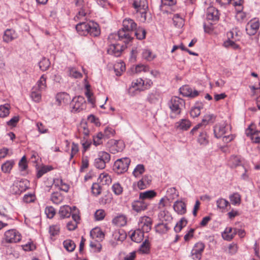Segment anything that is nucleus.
Wrapping results in <instances>:
<instances>
[{
	"mask_svg": "<svg viewBox=\"0 0 260 260\" xmlns=\"http://www.w3.org/2000/svg\"><path fill=\"white\" fill-rule=\"evenodd\" d=\"M137 24L130 18H125L123 20L122 28L120 29L117 34H111L109 35V39L118 38L125 43H128L132 39V33L136 29Z\"/></svg>",
	"mask_w": 260,
	"mask_h": 260,
	"instance_id": "obj_1",
	"label": "nucleus"
},
{
	"mask_svg": "<svg viewBox=\"0 0 260 260\" xmlns=\"http://www.w3.org/2000/svg\"><path fill=\"white\" fill-rule=\"evenodd\" d=\"M76 29L81 36L89 34L91 36L96 37L100 34L98 24L92 21L80 22L76 25Z\"/></svg>",
	"mask_w": 260,
	"mask_h": 260,
	"instance_id": "obj_2",
	"label": "nucleus"
},
{
	"mask_svg": "<svg viewBox=\"0 0 260 260\" xmlns=\"http://www.w3.org/2000/svg\"><path fill=\"white\" fill-rule=\"evenodd\" d=\"M151 80L138 78L133 80L129 87L128 91L131 95H135L138 92L149 89L152 85Z\"/></svg>",
	"mask_w": 260,
	"mask_h": 260,
	"instance_id": "obj_3",
	"label": "nucleus"
},
{
	"mask_svg": "<svg viewBox=\"0 0 260 260\" xmlns=\"http://www.w3.org/2000/svg\"><path fill=\"white\" fill-rule=\"evenodd\" d=\"M185 101L178 97L173 96L168 103L169 107L171 111L170 117L175 118L177 116L180 115L182 110L185 107Z\"/></svg>",
	"mask_w": 260,
	"mask_h": 260,
	"instance_id": "obj_4",
	"label": "nucleus"
},
{
	"mask_svg": "<svg viewBox=\"0 0 260 260\" xmlns=\"http://www.w3.org/2000/svg\"><path fill=\"white\" fill-rule=\"evenodd\" d=\"M131 163L128 157H123L117 159L113 165V170L117 174H120L126 172Z\"/></svg>",
	"mask_w": 260,
	"mask_h": 260,
	"instance_id": "obj_5",
	"label": "nucleus"
},
{
	"mask_svg": "<svg viewBox=\"0 0 260 260\" xmlns=\"http://www.w3.org/2000/svg\"><path fill=\"white\" fill-rule=\"evenodd\" d=\"M110 155L105 151H100L98 157L94 159V166L99 169H103L106 167V164L109 162Z\"/></svg>",
	"mask_w": 260,
	"mask_h": 260,
	"instance_id": "obj_6",
	"label": "nucleus"
},
{
	"mask_svg": "<svg viewBox=\"0 0 260 260\" xmlns=\"http://www.w3.org/2000/svg\"><path fill=\"white\" fill-rule=\"evenodd\" d=\"M21 234L15 229L7 231L4 234V240L8 243H16L21 240Z\"/></svg>",
	"mask_w": 260,
	"mask_h": 260,
	"instance_id": "obj_7",
	"label": "nucleus"
},
{
	"mask_svg": "<svg viewBox=\"0 0 260 260\" xmlns=\"http://www.w3.org/2000/svg\"><path fill=\"white\" fill-rule=\"evenodd\" d=\"M70 107L72 112H79L81 111L86 108L85 99L82 96L74 97L70 103Z\"/></svg>",
	"mask_w": 260,
	"mask_h": 260,
	"instance_id": "obj_8",
	"label": "nucleus"
},
{
	"mask_svg": "<svg viewBox=\"0 0 260 260\" xmlns=\"http://www.w3.org/2000/svg\"><path fill=\"white\" fill-rule=\"evenodd\" d=\"M167 199L166 197L162 198L158 204V208L159 210L158 217L162 221H170L172 219L170 213L165 209Z\"/></svg>",
	"mask_w": 260,
	"mask_h": 260,
	"instance_id": "obj_9",
	"label": "nucleus"
},
{
	"mask_svg": "<svg viewBox=\"0 0 260 260\" xmlns=\"http://www.w3.org/2000/svg\"><path fill=\"white\" fill-rule=\"evenodd\" d=\"M133 7L137 13L140 15L138 17L140 21L145 22L146 20V10L148 8L146 4V0H143V4L138 3V1H135L133 4Z\"/></svg>",
	"mask_w": 260,
	"mask_h": 260,
	"instance_id": "obj_10",
	"label": "nucleus"
},
{
	"mask_svg": "<svg viewBox=\"0 0 260 260\" xmlns=\"http://www.w3.org/2000/svg\"><path fill=\"white\" fill-rule=\"evenodd\" d=\"M152 224V220L150 217L147 216H141L138 221V229L148 233L151 229Z\"/></svg>",
	"mask_w": 260,
	"mask_h": 260,
	"instance_id": "obj_11",
	"label": "nucleus"
},
{
	"mask_svg": "<svg viewBox=\"0 0 260 260\" xmlns=\"http://www.w3.org/2000/svg\"><path fill=\"white\" fill-rule=\"evenodd\" d=\"M108 39L111 44L109 45L107 49L108 53L115 57L119 56L122 51V46L121 45L115 43L114 41H113V40L118 39V38H113L110 40L109 37Z\"/></svg>",
	"mask_w": 260,
	"mask_h": 260,
	"instance_id": "obj_12",
	"label": "nucleus"
},
{
	"mask_svg": "<svg viewBox=\"0 0 260 260\" xmlns=\"http://www.w3.org/2000/svg\"><path fill=\"white\" fill-rule=\"evenodd\" d=\"M229 126L225 122L216 124L214 127V133L216 138H221L223 135L228 133Z\"/></svg>",
	"mask_w": 260,
	"mask_h": 260,
	"instance_id": "obj_13",
	"label": "nucleus"
},
{
	"mask_svg": "<svg viewBox=\"0 0 260 260\" xmlns=\"http://www.w3.org/2000/svg\"><path fill=\"white\" fill-rule=\"evenodd\" d=\"M219 11L216 8L210 6L206 11V21L215 22L219 20Z\"/></svg>",
	"mask_w": 260,
	"mask_h": 260,
	"instance_id": "obj_14",
	"label": "nucleus"
},
{
	"mask_svg": "<svg viewBox=\"0 0 260 260\" xmlns=\"http://www.w3.org/2000/svg\"><path fill=\"white\" fill-rule=\"evenodd\" d=\"M259 27V22L258 19H251L246 26V31L248 35L252 36L255 35Z\"/></svg>",
	"mask_w": 260,
	"mask_h": 260,
	"instance_id": "obj_15",
	"label": "nucleus"
},
{
	"mask_svg": "<svg viewBox=\"0 0 260 260\" xmlns=\"http://www.w3.org/2000/svg\"><path fill=\"white\" fill-rule=\"evenodd\" d=\"M205 245L202 242H198L193 246L191 250L192 258L194 260H200L202 257Z\"/></svg>",
	"mask_w": 260,
	"mask_h": 260,
	"instance_id": "obj_16",
	"label": "nucleus"
},
{
	"mask_svg": "<svg viewBox=\"0 0 260 260\" xmlns=\"http://www.w3.org/2000/svg\"><path fill=\"white\" fill-rule=\"evenodd\" d=\"M149 204L147 201L139 199L133 201L132 203V209L137 213L144 211L147 209Z\"/></svg>",
	"mask_w": 260,
	"mask_h": 260,
	"instance_id": "obj_17",
	"label": "nucleus"
},
{
	"mask_svg": "<svg viewBox=\"0 0 260 260\" xmlns=\"http://www.w3.org/2000/svg\"><path fill=\"white\" fill-rule=\"evenodd\" d=\"M161 100L160 92L157 89L151 90L148 94L147 100L152 104H158Z\"/></svg>",
	"mask_w": 260,
	"mask_h": 260,
	"instance_id": "obj_18",
	"label": "nucleus"
},
{
	"mask_svg": "<svg viewBox=\"0 0 260 260\" xmlns=\"http://www.w3.org/2000/svg\"><path fill=\"white\" fill-rule=\"evenodd\" d=\"M76 5L78 7L80 10L78 11V14L75 17L76 20H84L86 19V16L87 13L85 12L84 7V2L83 0H77L76 2Z\"/></svg>",
	"mask_w": 260,
	"mask_h": 260,
	"instance_id": "obj_19",
	"label": "nucleus"
},
{
	"mask_svg": "<svg viewBox=\"0 0 260 260\" xmlns=\"http://www.w3.org/2000/svg\"><path fill=\"white\" fill-rule=\"evenodd\" d=\"M180 92L184 96L194 98L197 96L199 92L188 85H184L180 88Z\"/></svg>",
	"mask_w": 260,
	"mask_h": 260,
	"instance_id": "obj_20",
	"label": "nucleus"
},
{
	"mask_svg": "<svg viewBox=\"0 0 260 260\" xmlns=\"http://www.w3.org/2000/svg\"><path fill=\"white\" fill-rule=\"evenodd\" d=\"M18 37V35L13 29H7L4 32L3 40L4 42L8 43L15 40Z\"/></svg>",
	"mask_w": 260,
	"mask_h": 260,
	"instance_id": "obj_21",
	"label": "nucleus"
},
{
	"mask_svg": "<svg viewBox=\"0 0 260 260\" xmlns=\"http://www.w3.org/2000/svg\"><path fill=\"white\" fill-rule=\"evenodd\" d=\"M173 209L178 214H184L186 212V204L182 200H177L174 203Z\"/></svg>",
	"mask_w": 260,
	"mask_h": 260,
	"instance_id": "obj_22",
	"label": "nucleus"
},
{
	"mask_svg": "<svg viewBox=\"0 0 260 260\" xmlns=\"http://www.w3.org/2000/svg\"><path fill=\"white\" fill-rule=\"evenodd\" d=\"M55 99L58 106L68 104L71 99L70 95L64 92L58 93L56 95Z\"/></svg>",
	"mask_w": 260,
	"mask_h": 260,
	"instance_id": "obj_23",
	"label": "nucleus"
},
{
	"mask_svg": "<svg viewBox=\"0 0 260 260\" xmlns=\"http://www.w3.org/2000/svg\"><path fill=\"white\" fill-rule=\"evenodd\" d=\"M237 229L231 227H227L222 233V238L227 241H231L237 234Z\"/></svg>",
	"mask_w": 260,
	"mask_h": 260,
	"instance_id": "obj_24",
	"label": "nucleus"
},
{
	"mask_svg": "<svg viewBox=\"0 0 260 260\" xmlns=\"http://www.w3.org/2000/svg\"><path fill=\"white\" fill-rule=\"evenodd\" d=\"M175 127L182 131H187L191 126V122L186 118L181 119L175 123Z\"/></svg>",
	"mask_w": 260,
	"mask_h": 260,
	"instance_id": "obj_25",
	"label": "nucleus"
},
{
	"mask_svg": "<svg viewBox=\"0 0 260 260\" xmlns=\"http://www.w3.org/2000/svg\"><path fill=\"white\" fill-rule=\"evenodd\" d=\"M76 207H73V209L68 205H64L60 207L59 214L61 218L69 217L71 215L72 210H75Z\"/></svg>",
	"mask_w": 260,
	"mask_h": 260,
	"instance_id": "obj_26",
	"label": "nucleus"
},
{
	"mask_svg": "<svg viewBox=\"0 0 260 260\" xmlns=\"http://www.w3.org/2000/svg\"><path fill=\"white\" fill-rule=\"evenodd\" d=\"M151 181V176L148 175H144L137 182V186L139 189L142 190L146 188L150 185Z\"/></svg>",
	"mask_w": 260,
	"mask_h": 260,
	"instance_id": "obj_27",
	"label": "nucleus"
},
{
	"mask_svg": "<svg viewBox=\"0 0 260 260\" xmlns=\"http://www.w3.org/2000/svg\"><path fill=\"white\" fill-rule=\"evenodd\" d=\"M156 192L154 190H148L139 193V199L146 201L151 200L156 196Z\"/></svg>",
	"mask_w": 260,
	"mask_h": 260,
	"instance_id": "obj_28",
	"label": "nucleus"
},
{
	"mask_svg": "<svg viewBox=\"0 0 260 260\" xmlns=\"http://www.w3.org/2000/svg\"><path fill=\"white\" fill-rule=\"evenodd\" d=\"M144 233L145 232L138 229L132 233L131 238L133 241L140 243L143 240Z\"/></svg>",
	"mask_w": 260,
	"mask_h": 260,
	"instance_id": "obj_29",
	"label": "nucleus"
},
{
	"mask_svg": "<svg viewBox=\"0 0 260 260\" xmlns=\"http://www.w3.org/2000/svg\"><path fill=\"white\" fill-rule=\"evenodd\" d=\"M125 148V144L122 140H114V143L111 147L113 153L121 152Z\"/></svg>",
	"mask_w": 260,
	"mask_h": 260,
	"instance_id": "obj_30",
	"label": "nucleus"
},
{
	"mask_svg": "<svg viewBox=\"0 0 260 260\" xmlns=\"http://www.w3.org/2000/svg\"><path fill=\"white\" fill-rule=\"evenodd\" d=\"M141 55L143 59L148 61H151L156 57L155 54L148 48L142 49Z\"/></svg>",
	"mask_w": 260,
	"mask_h": 260,
	"instance_id": "obj_31",
	"label": "nucleus"
},
{
	"mask_svg": "<svg viewBox=\"0 0 260 260\" xmlns=\"http://www.w3.org/2000/svg\"><path fill=\"white\" fill-rule=\"evenodd\" d=\"M112 223L118 226H124L127 223L126 217L123 214L118 215L113 219Z\"/></svg>",
	"mask_w": 260,
	"mask_h": 260,
	"instance_id": "obj_32",
	"label": "nucleus"
},
{
	"mask_svg": "<svg viewBox=\"0 0 260 260\" xmlns=\"http://www.w3.org/2000/svg\"><path fill=\"white\" fill-rule=\"evenodd\" d=\"M216 203L217 209L222 212H225L226 207L230 206L229 201L223 198L218 199Z\"/></svg>",
	"mask_w": 260,
	"mask_h": 260,
	"instance_id": "obj_33",
	"label": "nucleus"
},
{
	"mask_svg": "<svg viewBox=\"0 0 260 260\" xmlns=\"http://www.w3.org/2000/svg\"><path fill=\"white\" fill-rule=\"evenodd\" d=\"M126 235L123 230H115L113 232L112 238L116 241H123Z\"/></svg>",
	"mask_w": 260,
	"mask_h": 260,
	"instance_id": "obj_34",
	"label": "nucleus"
},
{
	"mask_svg": "<svg viewBox=\"0 0 260 260\" xmlns=\"http://www.w3.org/2000/svg\"><path fill=\"white\" fill-rule=\"evenodd\" d=\"M90 235L92 239L98 238L99 240H102L105 236L104 234L99 228L92 229L90 232Z\"/></svg>",
	"mask_w": 260,
	"mask_h": 260,
	"instance_id": "obj_35",
	"label": "nucleus"
},
{
	"mask_svg": "<svg viewBox=\"0 0 260 260\" xmlns=\"http://www.w3.org/2000/svg\"><path fill=\"white\" fill-rule=\"evenodd\" d=\"M41 90L37 89L36 88L32 87L30 94V97L33 101L36 103H39L41 100L42 93Z\"/></svg>",
	"mask_w": 260,
	"mask_h": 260,
	"instance_id": "obj_36",
	"label": "nucleus"
},
{
	"mask_svg": "<svg viewBox=\"0 0 260 260\" xmlns=\"http://www.w3.org/2000/svg\"><path fill=\"white\" fill-rule=\"evenodd\" d=\"M37 89L43 91L46 88V77L45 75H43L40 77L36 85L33 87Z\"/></svg>",
	"mask_w": 260,
	"mask_h": 260,
	"instance_id": "obj_37",
	"label": "nucleus"
},
{
	"mask_svg": "<svg viewBox=\"0 0 260 260\" xmlns=\"http://www.w3.org/2000/svg\"><path fill=\"white\" fill-rule=\"evenodd\" d=\"M246 133L247 135H250V138L253 142L256 143L260 142V131L247 130Z\"/></svg>",
	"mask_w": 260,
	"mask_h": 260,
	"instance_id": "obj_38",
	"label": "nucleus"
},
{
	"mask_svg": "<svg viewBox=\"0 0 260 260\" xmlns=\"http://www.w3.org/2000/svg\"><path fill=\"white\" fill-rule=\"evenodd\" d=\"M231 203L234 206H239L241 202V196L238 192H235L229 196Z\"/></svg>",
	"mask_w": 260,
	"mask_h": 260,
	"instance_id": "obj_39",
	"label": "nucleus"
},
{
	"mask_svg": "<svg viewBox=\"0 0 260 260\" xmlns=\"http://www.w3.org/2000/svg\"><path fill=\"white\" fill-rule=\"evenodd\" d=\"M141 51H142V49L140 46L133 47L129 57V60L131 62H135L136 61L138 54Z\"/></svg>",
	"mask_w": 260,
	"mask_h": 260,
	"instance_id": "obj_40",
	"label": "nucleus"
},
{
	"mask_svg": "<svg viewBox=\"0 0 260 260\" xmlns=\"http://www.w3.org/2000/svg\"><path fill=\"white\" fill-rule=\"evenodd\" d=\"M51 200L55 204H59L63 200V196L61 193L55 192L51 194Z\"/></svg>",
	"mask_w": 260,
	"mask_h": 260,
	"instance_id": "obj_41",
	"label": "nucleus"
},
{
	"mask_svg": "<svg viewBox=\"0 0 260 260\" xmlns=\"http://www.w3.org/2000/svg\"><path fill=\"white\" fill-rule=\"evenodd\" d=\"M178 196V193L175 188L171 187L167 191L166 198L168 201H171L175 199Z\"/></svg>",
	"mask_w": 260,
	"mask_h": 260,
	"instance_id": "obj_42",
	"label": "nucleus"
},
{
	"mask_svg": "<svg viewBox=\"0 0 260 260\" xmlns=\"http://www.w3.org/2000/svg\"><path fill=\"white\" fill-rule=\"evenodd\" d=\"M10 105L8 104L0 105V117L5 118L10 114Z\"/></svg>",
	"mask_w": 260,
	"mask_h": 260,
	"instance_id": "obj_43",
	"label": "nucleus"
},
{
	"mask_svg": "<svg viewBox=\"0 0 260 260\" xmlns=\"http://www.w3.org/2000/svg\"><path fill=\"white\" fill-rule=\"evenodd\" d=\"M14 165V161L13 160L6 161L2 164L1 166L2 171L5 173H10Z\"/></svg>",
	"mask_w": 260,
	"mask_h": 260,
	"instance_id": "obj_44",
	"label": "nucleus"
},
{
	"mask_svg": "<svg viewBox=\"0 0 260 260\" xmlns=\"http://www.w3.org/2000/svg\"><path fill=\"white\" fill-rule=\"evenodd\" d=\"M237 41L228 38L227 40L225 41L223 43V46L226 48H232L234 49H237L239 48L238 44L236 43Z\"/></svg>",
	"mask_w": 260,
	"mask_h": 260,
	"instance_id": "obj_45",
	"label": "nucleus"
},
{
	"mask_svg": "<svg viewBox=\"0 0 260 260\" xmlns=\"http://www.w3.org/2000/svg\"><path fill=\"white\" fill-rule=\"evenodd\" d=\"M145 172L144 166L142 164H138L136 166L133 172V175L136 178L140 177Z\"/></svg>",
	"mask_w": 260,
	"mask_h": 260,
	"instance_id": "obj_46",
	"label": "nucleus"
},
{
	"mask_svg": "<svg viewBox=\"0 0 260 260\" xmlns=\"http://www.w3.org/2000/svg\"><path fill=\"white\" fill-rule=\"evenodd\" d=\"M99 179L103 185H109L112 182L111 176L107 173H102L100 174Z\"/></svg>",
	"mask_w": 260,
	"mask_h": 260,
	"instance_id": "obj_47",
	"label": "nucleus"
},
{
	"mask_svg": "<svg viewBox=\"0 0 260 260\" xmlns=\"http://www.w3.org/2000/svg\"><path fill=\"white\" fill-rule=\"evenodd\" d=\"M106 139L102 132H99L93 136V144L97 146L103 143V140Z\"/></svg>",
	"mask_w": 260,
	"mask_h": 260,
	"instance_id": "obj_48",
	"label": "nucleus"
},
{
	"mask_svg": "<svg viewBox=\"0 0 260 260\" xmlns=\"http://www.w3.org/2000/svg\"><path fill=\"white\" fill-rule=\"evenodd\" d=\"M239 34L240 32L237 30V28H233L227 33L228 38L235 41H238L240 39Z\"/></svg>",
	"mask_w": 260,
	"mask_h": 260,
	"instance_id": "obj_49",
	"label": "nucleus"
},
{
	"mask_svg": "<svg viewBox=\"0 0 260 260\" xmlns=\"http://www.w3.org/2000/svg\"><path fill=\"white\" fill-rule=\"evenodd\" d=\"M40 69L43 71H45L48 69L50 66V62L48 59L43 57L39 63Z\"/></svg>",
	"mask_w": 260,
	"mask_h": 260,
	"instance_id": "obj_50",
	"label": "nucleus"
},
{
	"mask_svg": "<svg viewBox=\"0 0 260 260\" xmlns=\"http://www.w3.org/2000/svg\"><path fill=\"white\" fill-rule=\"evenodd\" d=\"M236 19L239 22H242L247 20V15L243 10H236Z\"/></svg>",
	"mask_w": 260,
	"mask_h": 260,
	"instance_id": "obj_51",
	"label": "nucleus"
},
{
	"mask_svg": "<svg viewBox=\"0 0 260 260\" xmlns=\"http://www.w3.org/2000/svg\"><path fill=\"white\" fill-rule=\"evenodd\" d=\"M241 157L239 156H232L230 157L229 164L231 167H235L241 164Z\"/></svg>",
	"mask_w": 260,
	"mask_h": 260,
	"instance_id": "obj_52",
	"label": "nucleus"
},
{
	"mask_svg": "<svg viewBox=\"0 0 260 260\" xmlns=\"http://www.w3.org/2000/svg\"><path fill=\"white\" fill-rule=\"evenodd\" d=\"M173 20L174 25L178 27H182L184 24V19L179 14L174 15Z\"/></svg>",
	"mask_w": 260,
	"mask_h": 260,
	"instance_id": "obj_53",
	"label": "nucleus"
},
{
	"mask_svg": "<svg viewBox=\"0 0 260 260\" xmlns=\"http://www.w3.org/2000/svg\"><path fill=\"white\" fill-rule=\"evenodd\" d=\"M198 141L201 145H206L208 143V137L206 132L204 131L200 133Z\"/></svg>",
	"mask_w": 260,
	"mask_h": 260,
	"instance_id": "obj_54",
	"label": "nucleus"
},
{
	"mask_svg": "<svg viewBox=\"0 0 260 260\" xmlns=\"http://www.w3.org/2000/svg\"><path fill=\"white\" fill-rule=\"evenodd\" d=\"M244 0H231L230 5H232L236 10H243Z\"/></svg>",
	"mask_w": 260,
	"mask_h": 260,
	"instance_id": "obj_55",
	"label": "nucleus"
},
{
	"mask_svg": "<svg viewBox=\"0 0 260 260\" xmlns=\"http://www.w3.org/2000/svg\"><path fill=\"white\" fill-rule=\"evenodd\" d=\"M63 246L67 250L70 252L73 251L76 247L74 242L69 239L64 241Z\"/></svg>",
	"mask_w": 260,
	"mask_h": 260,
	"instance_id": "obj_56",
	"label": "nucleus"
},
{
	"mask_svg": "<svg viewBox=\"0 0 260 260\" xmlns=\"http://www.w3.org/2000/svg\"><path fill=\"white\" fill-rule=\"evenodd\" d=\"M169 230V227L166 223H159L155 226L156 232L159 234H164L166 233Z\"/></svg>",
	"mask_w": 260,
	"mask_h": 260,
	"instance_id": "obj_57",
	"label": "nucleus"
},
{
	"mask_svg": "<svg viewBox=\"0 0 260 260\" xmlns=\"http://www.w3.org/2000/svg\"><path fill=\"white\" fill-rule=\"evenodd\" d=\"M202 108L201 105H196L192 107L190 112V116L193 118L197 117L201 114V109Z\"/></svg>",
	"mask_w": 260,
	"mask_h": 260,
	"instance_id": "obj_58",
	"label": "nucleus"
},
{
	"mask_svg": "<svg viewBox=\"0 0 260 260\" xmlns=\"http://www.w3.org/2000/svg\"><path fill=\"white\" fill-rule=\"evenodd\" d=\"M112 190L116 195H120L123 192V187L119 183L116 182L113 184Z\"/></svg>",
	"mask_w": 260,
	"mask_h": 260,
	"instance_id": "obj_59",
	"label": "nucleus"
},
{
	"mask_svg": "<svg viewBox=\"0 0 260 260\" xmlns=\"http://www.w3.org/2000/svg\"><path fill=\"white\" fill-rule=\"evenodd\" d=\"M69 75L74 78H79L82 77V74L77 71L75 68L70 67L68 69Z\"/></svg>",
	"mask_w": 260,
	"mask_h": 260,
	"instance_id": "obj_60",
	"label": "nucleus"
},
{
	"mask_svg": "<svg viewBox=\"0 0 260 260\" xmlns=\"http://www.w3.org/2000/svg\"><path fill=\"white\" fill-rule=\"evenodd\" d=\"M135 70L136 73H140L142 72H148L149 71V67L147 65L139 64L136 66Z\"/></svg>",
	"mask_w": 260,
	"mask_h": 260,
	"instance_id": "obj_61",
	"label": "nucleus"
},
{
	"mask_svg": "<svg viewBox=\"0 0 260 260\" xmlns=\"http://www.w3.org/2000/svg\"><path fill=\"white\" fill-rule=\"evenodd\" d=\"M53 169L52 167L50 166H45L42 167L38 172L37 176L38 178H40L44 174L52 170Z\"/></svg>",
	"mask_w": 260,
	"mask_h": 260,
	"instance_id": "obj_62",
	"label": "nucleus"
},
{
	"mask_svg": "<svg viewBox=\"0 0 260 260\" xmlns=\"http://www.w3.org/2000/svg\"><path fill=\"white\" fill-rule=\"evenodd\" d=\"M135 30V36L139 40H142L145 38L146 36V31L143 28H139L137 29L136 28Z\"/></svg>",
	"mask_w": 260,
	"mask_h": 260,
	"instance_id": "obj_63",
	"label": "nucleus"
},
{
	"mask_svg": "<svg viewBox=\"0 0 260 260\" xmlns=\"http://www.w3.org/2000/svg\"><path fill=\"white\" fill-rule=\"evenodd\" d=\"M60 230V226L58 224H53L49 227V232L51 236H54L58 234Z\"/></svg>",
	"mask_w": 260,
	"mask_h": 260,
	"instance_id": "obj_64",
	"label": "nucleus"
}]
</instances>
